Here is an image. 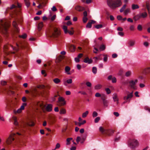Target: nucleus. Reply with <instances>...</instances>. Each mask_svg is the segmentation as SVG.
<instances>
[{
	"mask_svg": "<svg viewBox=\"0 0 150 150\" xmlns=\"http://www.w3.org/2000/svg\"><path fill=\"white\" fill-rule=\"evenodd\" d=\"M14 138H16V134L12 133L10 135L8 139L6 140V143L8 144H11L14 139Z\"/></svg>",
	"mask_w": 150,
	"mask_h": 150,
	"instance_id": "6",
	"label": "nucleus"
},
{
	"mask_svg": "<svg viewBox=\"0 0 150 150\" xmlns=\"http://www.w3.org/2000/svg\"><path fill=\"white\" fill-rule=\"evenodd\" d=\"M102 87V85L100 84H98L95 86L94 88L95 90L100 89Z\"/></svg>",
	"mask_w": 150,
	"mask_h": 150,
	"instance_id": "28",
	"label": "nucleus"
},
{
	"mask_svg": "<svg viewBox=\"0 0 150 150\" xmlns=\"http://www.w3.org/2000/svg\"><path fill=\"white\" fill-rule=\"evenodd\" d=\"M50 33L51 35H50V36L57 37L60 34L59 30L57 28L55 27H53V28L50 31Z\"/></svg>",
	"mask_w": 150,
	"mask_h": 150,
	"instance_id": "5",
	"label": "nucleus"
},
{
	"mask_svg": "<svg viewBox=\"0 0 150 150\" xmlns=\"http://www.w3.org/2000/svg\"><path fill=\"white\" fill-rule=\"evenodd\" d=\"M105 46L104 45H100V49L101 50L103 51L105 50Z\"/></svg>",
	"mask_w": 150,
	"mask_h": 150,
	"instance_id": "40",
	"label": "nucleus"
},
{
	"mask_svg": "<svg viewBox=\"0 0 150 150\" xmlns=\"http://www.w3.org/2000/svg\"><path fill=\"white\" fill-rule=\"evenodd\" d=\"M88 20V18L86 17H83V21L84 23H86Z\"/></svg>",
	"mask_w": 150,
	"mask_h": 150,
	"instance_id": "50",
	"label": "nucleus"
},
{
	"mask_svg": "<svg viewBox=\"0 0 150 150\" xmlns=\"http://www.w3.org/2000/svg\"><path fill=\"white\" fill-rule=\"evenodd\" d=\"M88 113V111H86L85 112L83 113L82 115V117L83 118L86 117Z\"/></svg>",
	"mask_w": 150,
	"mask_h": 150,
	"instance_id": "32",
	"label": "nucleus"
},
{
	"mask_svg": "<svg viewBox=\"0 0 150 150\" xmlns=\"http://www.w3.org/2000/svg\"><path fill=\"white\" fill-rule=\"evenodd\" d=\"M103 105L105 107H107L108 106V101L107 100H106L103 101Z\"/></svg>",
	"mask_w": 150,
	"mask_h": 150,
	"instance_id": "36",
	"label": "nucleus"
},
{
	"mask_svg": "<svg viewBox=\"0 0 150 150\" xmlns=\"http://www.w3.org/2000/svg\"><path fill=\"white\" fill-rule=\"evenodd\" d=\"M76 67L79 70L81 69V65L79 64H78L76 65Z\"/></svg>",
	"mask_w": 150,
	"mask_h": 150,
	"instance_id": "61",
	"label": "nucleus"
},
{
	"mask_svg": "<svg viewBox=\"0 0 150 150\" xmlns=\"http://www.w3.org/2000/svg\"><path fill=\"white\" fill-rule=\"evenodd\" d=\"M81 138H80V137H77V138H76V142L78 143H79V142L80 141H81Z\"/></svg>",
	"mask_w": 150,
	"mask_h": 150,
	"instance_id": "52",
	"label": "nucleus"
},
{
	"mask_svg": "<svg viewBox=\"0 0 150 150\" xmlns=\"http://www.w3.org/2000/svg\"><path fill=\"white\" fill-rule=\"evenodd\" d=\"M12 118L14 121V124L16 126H18V123L17 121L16 117L13 116V117Z\"/></svg>",
	"mask_w": 150,
	"mask_h": 150,
	"instance_id": "22",
	"label": "nucleus"
},
{
	"mask_svg": "<svg viewBox=\"0 0 150 150\" xmlns=\"http://www.w3.org/2000/svg\"><path fill=\"white\" fill-rule=\"evenodd\" d=\"M99 130L102 133H104L109 135L112 134L114 133V131L112 129H105L102 127H99Z\"/></svg>",
	"mask_w": 150,
	"mask_h": 150,
	"instance_id": "4",
	"label": "nucleus"
},
{
	"mask_svg": "<svg viewBox=\"0 0 150 150\" xmlns=\"http://www.w3.org/2000/svg\"><path fill=\"white\" fill-rule=\"evenodd\" d=\"M144 109L148 111L149 112H150V108L147 106H145L144 107Z\"/></svg>",
	"mask_w": 150,
	"mask_h": 150,
	"instance_id": "57",
	"label": "nucleus"
},
{
	"mask_svg": "<svg viewBox=\"0 0 150 150\" xmlns=\"http://www.w3.org/2000/svg\"><path fill=\"white\" fill-rule=\"evenodd\" d=\"M9 26V23L4 20H1L0 22V30L4 34L7 32V29Z\"/></svg>",
	"mask_w": 150,
	"mask_h": 150,
	"instance_id": "2",
	"label": "nucleus"
},
{
	"mask_svg": "<svg viewBox=\"0 0 150 150\" xmlns=\"http://www.w3.org/2000/svg\"><path fill=\"white\" fill-rule=\"evenodd\" d=\"M112 82L113 83H115L116 82V79L115 77H114L112 78Z\"/></svg>",
	"mask_w": 150,
	"mask_h": 150,
	"instance_id": "53",
	"label": "nucleus"
},
{
	"mask_svg": "<svg viewBox=\"0 0 150 150\" xmlns=\"http://www.w3.org/2000/svg\"><path fill=\"white\" fill-rule=\"evenodd\" d=\"M62 28L64 30L65 33H67L68 31L67 30V27L65 25H64L63 26Z\"/></svg>",
	"mask_w": 150,
	"mask_h": 150,
	"instance_id": "30",
	"label": "nucleus"
},
{
	"mask_svg": "<svg viewBox=\"0 0 150 150\" xmlns=\"http://www.w3.org/2000/svg\"><path fill=\"white\" fill-rule=\"evenodd\" d=\"M105 90L108 94H109L111 93V91L109 88H107L105 89Z\"/></svg>",
	"mask_w": 150,
	"mask_h": 150,
	"instance_id": "49",
	"label": "nucleus"
},
{
	"mask_svg": "<svg viewBox=\"0 0 150 150\" xmlns=\"http://www.w3.org/2000/svg\"><path fill=\"white\" fill-rule=\"evenodd\" d=\"M86 84L87 85V86L88 87H91V83L89 82H87L86 83Z\"/></svg>",
	"mask_w": 150,
	"mask_h": 150,
	"instance_id": "56",
	"label": "nucleus"
},
{
	"mask_svg": "<svg viewBox=\"0 0 150 150\" xmlns=\"http://www.w3.org/2000/svg\"><path fill=\"white\" fill-rule=\"evenodd\" d=\"M101 95L99 93H96L95 95V96L97 97H101Z\"/></svg>",
	"mask_w": 150,
	"mask_h": 150,
	"instance_id": "51",
	"label": "nucleus"
},
{
	"mask_svg": "<svg viewBox=\"0 0 150 150\" xmlns=\"http://www.w3.org/2000/svg\"><path fill=\"white\" fill-rule=\"evenodd\" d=\"M135 43V41L133 40H130L128 42V45H129V46H133L134 45Z\"/></svg>",
	"mask_w": 150,
	"mask_h": 150,
	"instance_id": "19",
	"label": "nucleus"
},
{
	"mask_svg": "<svg viewBox=\"0 0 150 150\" xmlns=\"http://www.w3.org/2000/svg\"><path fill=\"white\" fill-rule=\"evenodd\" d=\"M83 62L86 63L90 64L92 63V60L91 59H89L88 57H86L84 59Z\"/></svg>",
	"mask_w": 150,
	"mask_h": 150,
	"instance_id": "18",
	"label": "nucleus"
},
{
	"mask_svg": "<svg viewBox=\"0 0 150 150\" xmlns=\"http://www.w3.org/2000/svg\"><path fill=\"white\" fill-rule=\"evenodd\" d=\"M141 18V16L139 13L135 16L134 17L133 19L134 21H137L139 19Z\"/></svg>",
	"mask_w": 150,
	"mask_h": 150,
	"instance_id": "24",
	"label": "nucleus"
},
{
	"mask_svg": "<svg viewBox=\"0 0 150 150\" xmlns=\"http://www.w3.org/2000/svg\"><path fill=\"white\" fill-rule=\"evenodd\" d=\"M43 26L42 22H41L38 24V31H40L42 29V28Z\"/></svg>",
	"mask_w": 150,
	"mask_h": 150,
	"instance_id": "21",
	"label": "nucleus"
},
{
	"mask_svg": "<svg viewBox=\"0 0 150 150\" xmlns=\"http://www.w3.org/2000/svg\"><path fill=\"white\" fill-rule=\"evenodd\" d=\"M100 117H96L94 120V122L95 123H97L100 120Z\"/></svg>",
	"mask_w": 150,
	"mask_h": 150,
	"instance_id": "46",
	"label": "nucleus"
},
{
	"mask_svg": "<svg viewBox=\"0 0 150 150\" xmlns=\"http://www.w3.org/2000/svg\"><path fill=\"white\" fill-rule=\"evenodd\" d=\"M53 105L51 104H48L46 106V105L44 107H46L45 109L48 112H50L52 110Z\"/></svg>",
	"mask_w": 150,
	"mask_h": 150,
	"instance_id": "12",
	"label": "nucleus"
},
{
	"mask_svg": "<svg viewBox=\"0 0 150 150\" xmlns=\"http://www.w3.org/2000/svg\"><path fill=\"white\" fill-rule=\"evenodd\" d=\"M27 35L26 34H24L23 35L20 36V37L25 39L26 38Z\"/></svg>",
	"mask_w": 150,
	"mask_h": 150,
	"instance_id": "47",
	"label": "nucleus"
},
{
	"mask_svg": "<svg viewBox=\"0 0 150 150\" xmlns=\"http://www.w3.org/2000/svg\"><path fill=\"white\" fill-rule=\"evenodd\" d=\"M117 18L118 20H121L122 19V17L121 16H118Z\"/></svg>",
	"mask_w": 150,
	"mask_h": 150,
	"instance_id": "62",
	"label": "nucleus"
},
{
	"mask_svg": "<svg viewBox=\"0 0 150 150\" xmlns=\"http://www.w3.org/2000/svg\"><path fill=\"white\" fill-rule=\"evenodd\" d=\"M108 60V57L107 55H105L104 57L103 61L105 62H107Z\"/></svg>",
	"mask_w": 150,
	"mask_h": 150,
	"instance_id": "60",
	"label": "nucleus"
},
{
	"mask_svg": "<svg viewBox=\"0 0 150 150\" xmlns=\"http://www.w3.org/2000/svg\"><path fill=\"white\" fill-rule=\"evenodd\" d=\"M66 113V110L64 108L61 109L60 111V114H64Z\"/></svg>",
	"mask_w": 150,
	"mask_h": 150,
	"instance_id": "33",
	"label": "nucleus"
},
{
	"mask_svg": "<svg viewBox=\"0 0 150 150\" xmlns=\"http://www.w3.org/2000/svg\"><path fill=\"white\" fill-rule=\"evenodd\" d=\"M114 115L116 117H118L119 115V114L117 112H114L113 113Z\"/></svg>",
	"mask_w": 150,
	"mask_h": 150,
	"instance_id": "63",
	"label": "nucleus"
},
{
	"mask_svg": "<svg viewBox=\"0 0 150 150\" xmlns=\"http://www.w3.org/2000/svg\"><path fill=\"white\" fill-rule=\"evenodd\" d=\"M141 17L144 18L146 17L147 16V14L146 12H143L140 13Z\"/></svg>",
	"mask_w": 150,
	"mask_h": 150,
	"instance_id": "26",
	"label": "nucleus"
},
{
	"mask_svg": "<svg viewBox=\"0 0 150 150\" xmlns=\"http://www.w3.org/2000/svg\"><path fill=\"white\" fill-rule=\"evenodd\" d=\"M113 99L114 102L117 101V104L118 103V99L117 98V95L116 93H114L113 95Z\"/></svg>",
	"mask_w": 150,
	"mask_h": 150,
	"instance_id": "17",
	"label": "nucleus"
},
{
	"mask_svg": "<svg viewBox=\"0 0 150 150\" xmlns=\"http://www.w3.org/2000/svg\"><path fill=\"white\" fill-rule=\"evenodd\" d=\"M138 80L135 79L134 81L131 80L129 82L130 86L131 88L134 89L136 83L137 82Z\"/></svg>",
	"mask_w": 150,
	"mask_h": 150,
	"instance_id": "10",
	"label": "nucleus"
},
{
	"mask_svg": "<svg viewBox=\"0 0 150 150\" xmlns=\"http://www.w3.org/2000/svg\"><path fill=\"white\" fill-rule=\"evenodd\" d=\"M74 33V31L73 30L69 31L68 32V33L70 35H72Z\"/></svg>",
	"mask_w": 150,
	"mask_h": 150,
	"instance_id": "64",
	"label": "nucleus"
},
{
	"mask_svg": "<svg viewBox=\"0 0 150 150\" xmlns=\"http://www.w3.org/2000/svg\"><path fill=\"white\" fill-rule=\"evenodd\" d=\"M139 8V6L137 4H133L132 5V8L133 10L138 9Z\"/></svg>",
	"mask_w": 150,
	"mask_h": 150,
	"instance_id": "25",
	"label": "nucleus"
},
{
	"mask_svg": "<svg viewBox=\"0 0 150 150\" xmlns=\"http://www.w3.org/2000/svg\"><path fill=\"white\" fill-rule=\"evenodd\" d=\"M103 27L102 24H98L95 26V28L97 29H99L102 28Z\"/></svg>",
	"mask_w": 150,
	"mask_h": 150,
	"instance_id": "44",
	"label": "nucleus"
},
{
	"mask_svg": "<svg viewBox=\"0 0 150 150\" xmlns=\"http://www.w3.org/2000/svg\"><path fill=\"white\" fill-rule=\"evenodd\" d=\"M134 26L133 25H131L129 27L130 30L131 31H133L134 29Z\"/></svg>",
	"mask_w": 150,
	"mask_h": 150,
	"instance_id": "58",
	"label": "nucleus"
},
{
	"mask_svg": "<svg viewBox=\"0 0 150 150\" xmlns=\"http://www.w3.org/2000/svg\"><path fill=\"white\" fill-rule=\"evenodd\" d=\"M60 144L59 143H57L56 145V147L55 149L59 148L60 147Z\"/></svg>",
	"mask_w": 150,
	"mask_h": 150,
	"instance_id": "59",
	"label": "nucleus"
},
{
	"mask_svg": "<svg viewBox=\"0 0 150 150\" xmlns=\"http://www.w3.org/2000/svg\"><path fill=\"white\" fill-rule=\"evenodd\" d=\"M101 97V99L103 100V102L106 100V96L102 94Z\"/></svg>",
	"mask_w": 150,
	"mask_h": 150,
	"instance_id": "41",
	"label": "nucleus"
},
{
	"mask_svg": "<svg viewBox=\"0 0 150 150\" xmlns=\"http://www.w3.org/2000/svg\"><path fill=\"white\" fill-rule=\"evenodd\" d=\"M78 93H81L82 94L84 95H87L86 93L84 91H79L78 92Z\"/></svg>",
	"mask_w": 150,
	"mask_h": 150,
	"instance_id": "54",
	"label": "nucleus"
},
{
	"mask_svg": "<svg viewBox=\"0 0 150 150\" xmlns=\"http://www.w3.org/2000/svg\"><path fill=\"white\" fill-rule=\"evenodd\" d=\"M107 3L108 6L111 9L119 7L122 4L121 0H107Z\"/></svg>",
	"mask_w": 150,
	"mask_h": 150,
	"instance_id": "1",
	"label": "nucleus"
},
{
	"mask_svg": "<svg viewBox=\"0 0 150 150\" xmlns=\"http://www.w3.org/2000/svg\"><path fill=\"white\" fill-rule=\"evenodd\" d=\"M75 9L76 11L79 12H81L85 10V8L84 7L79 5H77L76 6Z\"/></svg>",
	"mask_w": 150,
	"mask_h": 150,
	"instance_id": "13",
	"label": "nucleus"
},
{
	"mask_svg": "<svg viewBox=\"0 0 150 150\" xmlns=\"http://www.w3.org/2000/svg\"><path fill=\"white\" fill-rule=\"evenodd\" d=\"M26 105L27 104L26 103H23L22 105L21 106L20 108L18 109L17 111H14V112L15 113H20L21 112L22 110L24 109L25 106H26Z\"/></svg>",
	"mask_w": 150,
	"mask_h": 150,
	"instance_id": "11",
	"label": "nucleus"
},
{
	"mask_svg": "<svg viewBox=\"0 0 150 150\" xmlns=\"http://www.w3.org/2000/svg\"><path fill=\"white\" fill-rule=\"evenodd\" d=\"M137 29L138 30L141 31L142 30V28L141 25H139L137 26Z\"/></svg>",
	"mask_w": 150,
	"mask_h": 150,
	"instance_id": "55",
	"label": "nucleus"
},
{
	"mask_svg": "<svg viewBox=\"0 0 150 150\" xmlns=\"http://www.w3.org/2000/svg\"><path fill=\"white\" fill-rule=\"evenodd\" d=\"M126 6V4L124 5L120 9V12H123L124 10L125 9Z\"/></svg>",
	"mask_w": 150,
	"mask_h": 150,
	"instance_id": "39",
	"label": "nucleus"
},
{
	"mask_svg": "<svg viewBox=\"0 0 150 150\" xmlns=\"http://www.w3.org/2000/svg\"><path fill=\"white\" fill-rule=\"evenodd\" d=\"M95 22L96 21L93 20H91L87 23L86 25V27L89 28H91L92 24H94Z\"/></svg>",
	"mask_w": 150,
	"mask_h": 150,
	"instance_id": "14",
	"label": "nucleus"
},
{
	"mask_svg": "<svg viewBox=\"0 0 150 150\" xmlns=\"http://www.w3.org/2000/svg\"><path fill=\"white\" fill-rule=\"evenodd\" d=\"M133 96V92H131L129 94L127 95V96H125L123 98V99L125 100H127L129 102L130 101V99Z\"/></svg>",
	"mask_w": 150,
	"mask_h": 150,
	"instance_id": "9",
	"label": "nucleus"
},
{
	"mask_svg": "<svg viewBox=\"0 0 150 150\" xmlns=\"http://www.w3.org/2000/svg\"><path fill=\"white\" fill-rule=\"evenodd\" d=\"M131 72L130 71H128L125 73V76L126 77H129L131 75Z\"/></svg>",
	"mask_w": 150,
	"mask_h": 150,
	"instance_id": "35",
	"label": "nucleus"
},
{
	"mask_svg": "<svg viewBox=\"0 0 150 150\" xmlns=\"http://www.w3.org/2000/svg\"><path fill=\"white\" fill-rule=\"evenodd\" d=\"M139 144L138 141L135 139L130 138L128 142V146L132 149H134L138 146Z\"/></svg>",
	"mask_w": 150,
	"mask_h": 150,
	"instance_id": "3",
	"label": "nucleus"
},
{
	"mask_svg": "<svg viewBox=\"0 0 150 150\" xmlns=\"http://www.w3.org/2000/svg\"><path fill=\"white\" fill-rule=\"evenodd\" d=\"M143 72L144 74L150 73V67H148L144 68L143 70Z\"/></svg>",
	"mask_w": 150,
	"mask_h": 150,
	"instance_id": "15",
	"label": "nucleus"
},
{
	"mask_svg": "<svg viewBox=\"0 0 150 150\" xmlns=\"http://www.w3.org/2000/svg\"><path fill=\"white\" fill-rule=\"evenodd\" d=\"M57 103L59 106H64L66 104V101L64 98L62 97H60L58 98Z\"/></svg>",
	"mask_w": 150,
	"mask_h": 150,
	"instance_id": "7",
	"label": "nucleus"
},
{
	"mask_svg": "<svg viewBox=\"0 0 150 150\" xmlns=\"http://www.w3.org/2000/svg\"><path fill=\"white\" fill-rule=\"evenodd\" d=\"M143 45L145 47H147L149 46V43L147 42H145L143 43Z\"/></svg>",
	"mask_w": 150,
	"mask_h": 150,
	"instance_id": "48",
	"label": "nucleus"
},
{
	"mask_svg": "<svg viewBox=\"0 0 150 150\" xmlns=\"http://www.w3.org/2000/svg\"><path fill=\"white\" fill-rule=\"evenodd\" d=\"M130 11V9L129 8L126 9L124 12V14L125 15H127Z\"/></svg>",
	"mask_w": 150,
	"mask_h": 150,
	"instance_id": "42",
	"label": "nucleus"
},
{
	"mask_svg": "<svg viewBox=\"0 0 150 150\" xmlns=\"http://www.w3.org/2000/svg\"><path fill=\"white\" fill-rule=\"evenodd\" d=\"M1 84L3 86H5L7 84V82L4 80H1Z\"/></svg>",
	"mask_w": 150,
	"mask_h": 150,
	"instance_id": "37",
	"label": "nucleus"
},
{
	"mask_svg": "<svg viewBox=\"0 0 150 150\" xmlns=\"http://www.w3.org/2000/svg\"><path fill=\"white\" fill-rule=\"evenodd\" d=\"M26 6L27 7H28L30 6V3L29 0H24Z\"/></svg>",
	"mask_w": 150,
	"mask_h": 150,
	"instance_id": "31",
	"label": "nucleus"
},
{
	"mask_svg": "<svg viewBox=\"0 0 150 150\" xmlns=\"http://www.w3.org/2000/svg\"><path fill=\"white\" fill-rule=\"evenodd\" d=\"M68 47L71 52H73L75 51V47L74 45L70 44Z\"/></svg>",
	"mask_w": 150,
	"mask_h": 150,
	"instance_id": "20",
	"label": "nucleus"
},
{
	"mask_svg": "<svg viewBox=\"0 0 150 150\" xmlns=\"http://www.w3.org/2000/svg\"><path fill=\"white\" fill-rule=\"evenodd\" d=\"M70 69L71 68L69 67L68 66L66 67L65 68V73L67 74L70 75L71 73L69 72V71Z\"/></svg>",
	"mask_w": 150,
	"mask_h": 150,
	"instance_id": "16",
	"label": "nucleus"
},
{
	"mask_svg": "<svg viewBox=\"0 0 150 150\" xmlns=\"http://www.w3.org/2000/svg\"><path fill=\"white\" fill-rule=\"evenodd\" d=\"M53 81L56 84H58L61 81L60 80L57 78H56L53 79Z\"/></svg>",
	"mask_w": 150,
	"mask_h": 150,
	"instance_id": "29",
	"label": "nucleus"
},
{
	"mask_svg": "<svg viewBox=\"0 0 150 150\" xmlns=\"http://www.w3.org/2000/svg\"><path fill=\"white\" fill-rule=\"evenodd\" d=\"M35 124L34 122L31 121L29 123H24L23 125H21L20 127V128L23 129L25 128L27 125H28L30 126H33Z\"/></svg>",
	"mask_w": 150,
	"mask_h": 150,
	"instance_id": "8",
	"label": "nucleus"
},
{
	"mask_svg": "<svg viewBox=\"0 0 150 150\" xmlns=\"http://www.w3.org/2000/svg\"><path fill=\"white\" fill-rule=\"evenodd\" d=\"M72 82V80L71 79H69L67 80L66 82L64 81V84L65 85H66V83H67L68 84L71 83Z\"/></svg>",
	"mask_w": 150,
	"mask_h": 150,
	"instance_id": "27",
	"label": "nucleus"
},
{
	"mask_svg": "<svg viewBox=\"0 0 150 150\" xmlns=\"http://www.w3.org/2000/svg\"><path fill=\"white\" fill-rule=\"evenodd\" d=\"M98 115V113L96 111H94L92 114V116L93 117H96Z\"/></svg>",
	"mask_w": 150,
	"mask_h": 150,
	"instance_id": "45",
	"label": "nucleus"
},
{
	"mask_svg": "<svg viewBox=\"0 0 150 150\" xmlns=\"http://www.w3.org/2000/svg\"><path fill=\"white\" fill-rule=\"evenodd\" d=\"M13 27L16 28V31L17 32H19V30L17 26V24L16 22L15 21H13Z\"/></svg>",
	"mask_w": 150,
	"mask_h": 150,
	"instance_id": "23",
	"label": "nucleus"
},
{
	"mask_svg": "<svg viewBox=\"0 0 150 150\" xmlns=\"http://www.w3.org/2000/svg\"><path fill=\"white\" fill-rule=\"evenodd\" d=\"M97 69L96 67H93L92 68V72L94 74H96L97 73Z\"/></svg>",
	"mask_w": 150,
	"mask_h": 150,
	"instance_id": "38",
	"label": "nucleus"
},
{
	"mask_svg": "<svg viewBox=\"0 0 150 150\" xmlns=\"http://www.w3.org/2000/svg\"><path fill=\"white\" fill-rule=\"evenodd\" d=\"M37 88L40 89H42L44 88H45V86L44 85H38L37 86Z\"/></svg>",
	"mask_w": 150,
	"mask_h": 150,
	"instance_id": "43",
	"label": "nucleus"
},
{
	"mask_svg": "<svg viewBox=\"0 0 150 150\" xmlns=\"http://www.w3.org/2000/svg\"><path fill=\"white\" fill-rule=\"evenodd\" d=\"M72 139V138H68L67 139V143L66 144L67 145H69L70 144V141Z\"/></svg>",
	"mask_w": 150,
	"mask_h": 150,
	"instance_id": "34",
	"label": "nucleus"
}]
</instances>
